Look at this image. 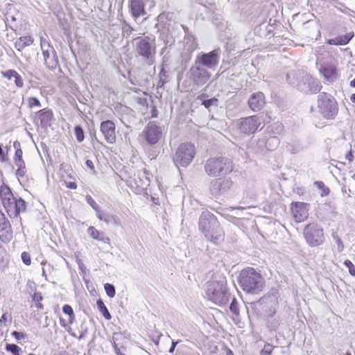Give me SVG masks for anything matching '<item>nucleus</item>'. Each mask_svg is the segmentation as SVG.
I'll use <instances>...</instances> for the list:
<instances>
[{"label": "nucleus", "mask_w": 355, "mask_h": 355, "mask_svg": "<svg viewBox=\"0 0 355 355\" xmlns=\"http://www.w3.org/2000/svg\"><path fill=\"white\" fill-rule=\"evenodd\" d=\"M344 264L349 268L350 275H355V268L354 264L349 260H345Z\"/></svg>", "instance_id": "nucleus-49"}, {"label": "nucleus", "mask_w": 355, "mask_h": 355, "mask_svg": "<svg viewBox=\"0 0 355 355\" xmlns=\"http://www.w3.org/2000/svg\"><path fill=\"white\" fill-rule=\"evenodd\" d=\"M21 257L23 262L26 265L29 266L31 264V259L30 254L28 252H22Z\"/></svg>", "instance_id": "nucleus-48"}, {"label": "nucleus", "mask_w": 355, "mask_h": 355, "mask_svg": "<svg viewBox=\"0 0 355 355\" xmlns=\"http://www.w3.org/2000/svg\"><path fill=\"white\" fill-rule=\"evenodd\" d=\"M297 88L306 94H317L321 90L322 85L318 80L315 79L309 74H305L301 76Z\"/></svg>", "instance_id": "nucleus-11"}, {"label": "nucleus", "mask_w": 355, "mask_h": 355, "mask_svg": "<svg viewBox=\"0 0 355 355\" xmlns=\"http://www.w3.org/2000/svg\"><path fill=\"white\" fill-rule=\"evenodd\" d=\"M266 147L269 150H273L279 144V140L277 137H270L266 141Z\"/></svg>", "instance_id": "nucleus-31"}, {"label": "nucleus", "mask_w": 355, "mask_h": 355, "mask_svg": "<svg viewBox=\"0 0 355 355\" xmlns=\"http://www.w3.org/2000/svg\"><path fill=\"white\" fill-rule=\"evenodd\" d=\"M66 185H67V187L71 189H75L77 187V185L74 182H66Z\"/></svg>", "instance_id": "nucleus-61"}, {"label": "nucleus", "mask_w": 355, "mask_h": 355, "mask_svg": "<svg viewBox=\"0 0 355 355\" xmlns=\"http://www.w3.org/2000/svg\"><path fill=\"white\" fill-rule=\"evenodd\" d=\"M41 48L46 66L51 70L59 67L57 53L46 40H41Z\"/></svg>", "instance_id": "nucleus-12"}, {"label": "nucleus", "mask_w": 355, "mask_h": 355, "mask_svg": "<svg viewBox=\"0 0 355 355\" xmlns=\"http://www.w3.org/2000/svg\"><path fill=\"white\" fill-rule=\"evenodd\" d=\"M206 295L211 301L219 306L225 305L230 298L226 288L225 281L223 279L208 282Z\"/></svg>", "instance_id": "nucleus-5"}, {"label": "nucleus", "mask_w": 355, "mask_h": 355, "mask_svg": "<svg viewBox=\"0 0 355 355\" xmlns=\"http://www.w3.org/2000/svg\"><path fill=\"white\" fill-rule=\"evenodd\" d=\"M22 154H23V152H22L21 149H18V150H15V157H14L15 162L17 161L23 160Z\"/></svg>", "instance_id": "nucleus-54"}, {"label": "nucleus", "mask_w": 355, "mask_h": 355, "mask_svg": "<svg viewBox=\"0 0 355 355\" xmlns=\"http://www.w3.org/2000/svg\"><path fill=\"white\" fill-rule=\"evenodd\" d=\"M345 158L349 162H352L354 155H352V150H350L345 156Z\"/></svg>", "instance_id": "nucleus-63"}, {"label": "nucleus", "mask_w": 355, "mask_h": 355, "mask_svg": "<svg viewBox=\"0 0 355 355\" xmlns=\"http://www.w3.org/2000/svg\"><path fill=\"white\" fill-rule=\"evenodd\" d=\"M202 105L209 110L211 107H217L218 106V99L216 97H213L209 99H205L202 101Z\"/></svg>", "instance_id": "nucleus-33"}, {"label": "nucleus", "mask_w": 355, "mask_h": 355, "mask_svg": "<svg viewBox=\"0 0 355 355\" xmlns=\"http://www.w3.org/2000/svg\"><path fill=\"white\" fill-rule=\"evenodd\" d=\"M96 306H97L98 311L102 313V315L106 320L111 319V315L109 313L107 307L105 306V305L104 304V302H103V300L101 299H99L97 300Z\"/></svg>", "instance_id": "nucleus-30"}, {"label": "nucleus", "mask_w": 355, "mask_h": 355, "mask_svg": "<svg viewBox=\"0 0 355 355\" xmlns=\"http://www.w3.org/2000/svg\"><path fill=\"white\" fill-rule=\"evenodd\" d=\"M87 232L89 234V236L94 239L101 240V239L98 238L99 232L94 227H89L87 230Z\"/></svg>", "instance_id": "nucleus-43"}, {"label": "nucleus", "mask_w": 355, "mask_h": 355, "mask_svg": "<svg viewBox=\"0 0 355 355\" xmlns=\"http://www.w3.org/2000/svg\"><path fill=\"white\" fill-rule=\"evenodd\" d=\"M265 103V96L263 94L260 92L254 93L248 100L249 107L254 112L261 110Z\"/></svg>", "instance_id": "nucleus-21"}, {"label": "nucleus", "mask_w": 355, "mask_h": 355, "mask_svg": "<svg viewBox=\"0 0 355 355\" xmlns=\"http://www.w3.org/2000/svg\"><path fill=\"white\" fill-rule=\"evenodd\" d=\"M12 202L17 203V211H18V215L20 212L26 211V201H12Z\"/></svg>", "instance_id": "nucleus-45"}, {"label": "nucleus", "mask_w": 355, "mask_h": 355, "mask_svg": "<svg viewBox=\"0 0 355 355\" xmlns=\"http://www.w3.org/2000/svg\"><path fill=\"white\" fill-rule=\"evenodd\" d=\"M137 103L143 105V106H147L148 105V101L146 98H137Z\"/></svg>", "instance_id": "nucleus-57"}, {"label": "nucleus", "mask_w": 355, "mask_h": 355, "mask_svg": "<svg viewBox=\"0 0 355 355\" xmlns=\"http://www.w3.org/2000/svg\"><path fill=\"white\" fill-rule=\"evenodd\" d=\"M6 349L8 352H10L13 355H20L19 352L21 351V348L17 345L7 344L6 346Z\"/></svg>", "instance_id": "nucleus-39"}, {"label": "nucleus", "mask_w": 355, "mask_h": 355, "mask_svg": "<svg viewBox=\"0 0 355 355\" xmlns=\"http://www.w3.org/2000/svg\"><path fill=\"white\" fill-rule=\"evenodd\" d=\"M188 76L193 84L200 87L204 85L211 78V73L196 62L189 69Z\"/></svg>", "instance_id": "nucleus-10"}, {"label": "nucleus", "mask_w": 355, "mask_h": 355, "mask_svg": "<svg viewBox=\"0 0 355 355\" xmlns=\"http://www.w3.org/2000/svg\"><path fill=\"white\" fill-rule=\"evenodd\" d=\"M313 186L316 187L322 198L327 196L329 193L330 190L329 187H326L322 181L314 182Z\"/></svg>", "instance_id": "nucleus-29"}, {"label": "nucleus", "mask_w": 355, "mask_h": 355, "mask_svg": "<svg viewBox=\"0 0 355 355\" xmlns=\"http://www.w3.org/2000/svg\"><path fill=\"white\" fill-rule=\"evenodd\" d=\"M113 347H114V352L117 355H124L123 354L121 353L120 349L118 347V346L116 343H114Z\"/></svg>", "instance_id": "nucleus-64"}, {"label": "nucleus", "mask_w": 355, "mask_h": 355, "mask_svg": "<svg viewBox=\"0 0 355 355\" xmlns=\"http://www.w3.org/2000/svg\"><path fill=\"white\" fill-rule=\"evenodd\" d=\"M85 164L91 170H94V163H93V162L92 160L87 159L86 161V162H85Z\"/></svg>", "instance_id": "nucleus-62"}, {"label": "nucleus", "mask_w": 355, "mask_h": 355, "mask_svg": "<svg viewBox=\"0 0 355 355\" xmlns=\"http://www.w3.org/2000/svg\"><path fill=\"white\" fill-rule=\"evenodd\" d=\"M273 347L270 344H266L263 349L261 351L260 355H271Z\"/></svg>", "instance_id": "nucleus-47"}, {"label": "nucleus", "mask_w": 355, "mask_h": 355, "mask_svg": "<svg viewBox=\"0 0 355 355\" xmlns=\"http://www.w3.org/2000/svg\"><path fill=\"white\" fill-rule=\"evenodd\" d=\"M15 83L17 87H22L24 86V81L21 76L17 73L16 76L14 77Z\"/></svg>", "instance_id": "nucleus-51"}, {"label": "nucleus", "mask_w": 355, "mask_h": 355, "mask_svg": "<svg viewBox=\"0 0 355 355\" xmlns=\"http://www.w3.org/2000/svg\"><path fill=\"white\" fill-rule=\"evenodd\" d=\"M88 202L91 207L96 210V216L101 220H103L107 224L112 223L114 225H118V218L115 216L110 214L104 210H101L96 201Z\"/></svg>", "instance_id": "nucleus-20"}, {"label": "nucleus", "mask_w": 355, "mask_h": 355, "mask_svg": "<svg viewBox=\"0 0 355 355\" xmlns=\"http://www.w3.org/2000/svg\"><path fill=\"white\" fill-rule=\"evenodd\" d=\"M171 50L166 48H162L160 50V55L162 56V66H168L171 60Z\"/></svg>", "instance_id": "nucleus-28"}, {"label": "nucleus", "mask_w": 355, "mask_h": 355, "mask_svg": "<svg viewBox=\"0 0 355 355\" xmlns=\"http://www.w3.org/2000/svg\"><path fill=\"white\" fill-rule=\"evenodd\" d=\"M122 31L124 37H129L132 32L134 31V28L131 27L128 23L124 22V24L122 27Z\"/></svg>", "instance_id": "nucleus-41"}, {"label": "nucleus", "mask_w": 355, "mask_h": 355, "mask_svg": "<svg viewBox=\"0 0 355 355\" xmlns=\"http://www.w3.org/2000/svg\"><path fill=\"white\" fill-rule=\"evenodd\" d=\"M62 311L65 314L69 315V323H71V324L73 323V320H75V315H74V313H73V311L71 306L68 305V304L64 305L63 307H62Z\"/></svg>", "instance_id": "nucleus-34"}, {"label": "nucleus", "mask_w": 355, "mask_h": 355, "mask_svg": "<svg viewBox=\"0 0 355 355\" xmlns=\"http://www.w3.org/2000/svg\"><path fill=\"white\" fill-rule=\"evenodd\" d=\"M287 150L292 154H295L299 152V146H295L293 144H289L286 146Z\"/></svg>", "instance_id": "nucleus-53"}, {"label": "nucleus", "mask_w": 355, "mask_h": 355, "mask_svg": "<svg viewBox=\"0 0 355 355\" xmlns=\"http://www.w3.org/2000/svg\"><path fill=\"white\" fill-rule=\"evenodd\" d=\"M239 284L247 293L257 294L263 289L265 280L259 272L248 267L240 272Z\"/></svg>", "instance_id": "nucleus-2"}, {"label": "nucleus", "mask_w": 355, "mask_h": 355, "mask_svg": "<svg viewBox=\"0 0 355 355\" xmlns=\"http://www.w3.org/2000/svg\"><path fill=\"white\" fill-rule=\"evenodd\" d=\"M76 139L78 142H82L85 139L84 131L80 125H76L74 128Z\"/></svg>", "instance_id": "nucleus-37"}, {"label": "nucleus", "mask_w": 355, "mask_h": 355, "mask_svg": "<svg viewBox=\"0 0 355 355\" xmlns=\"http://www.w3.org/2000/svg\"><path fill=\"white\" fill-rule=\"evenodd\" d=\"M15 164L17 166V168H26L24 160L17 161Z\"/></svg>", "instance_id": "nucleus-60"}, {"label": "nucleus", "mask_w": 355, "mask_h": 355, "mask_svg": "<svg viewBox=\"0 0 355 355\" xmlns=\"http://www.w3.org/2000/svg\"><path fill=\"white\" fill-rule=\"evenodd\" d=\"M42 299H43V297H42L41 293H34V295L33 297V301H35L36 302H39L42 301Z\"/></svg>", "instance_id": "nucleus-56"}, {"label": "nucleus", "mask_w": 355, "mask_h": 355, "mask_svg": "<svg viewBox=\"0 0 355 355\" xmlns=\"http://www.w3.org/2000/svg\"><path fill=\"white\" fill-rule=\"evenodd\" d=\"M168 14L162 12L157 17V21L159 24H163L165 28L159 35V38L163 42L164 46L162 48H166L171 49L175 44V37L169 30V27L166 28L167 24Z\"/></svg>", "instance_id": "nucleus-13"}, {"label": "nucleus", "mask_w": 355, "mask_h": 355, "mask_svg": "<svg viewBox=\"0 0 355 355\" xmlns=\"http://www.w3.org/2000/svg\"><path fill=\"white\" fill-rule=\"evenodd\" d=\"M159 80L158 83V86L159 87L163 86L166 83L168 82V76L167 75V72L164 70V68H162V70L160 71L159 73Z\"/></svg>", "instance_id": "nucleus-38"}, {"label": "nucleus", "mask_w": 355, "mask_h": 355, "mask_svg": "<svg viewBox=\"0 0 355 355\" xmlns=\"http://www.w3.org/2000/svg\"><path fill=\"white\" fill-rule=\"evenodd\" d=\"M33 42V40L31 36H23L16 40L15 46L19 51H21L26 46L32 44Z\"/></svg>", "instance_id": "nucleus-24"}, {"label": "nucleus", "mask_w": 355, "mask_h": 355, "mask_svg": "<svg viewBox=\"0 0 355 355\" xmlns=\"http://www.w3.org/2000/svg\"><path fill=\"white\" fill-rule=\"evenodd\" d=\"M195 146L191 143L180 144L173 156V161L178 167H187L193 160L195 155Z\"/></svg>", "instance_id": "nucleus-7"}, {"label": "nucleus", "mask_w": 355, "mask_h": 355, "mask_svg": "<svg viewBox=\"0 0 355 355\" xmlns=\"http://www.w3.org/2000/svg\"><path fill=\"white\" fill-rule=\"evenodd\" d=\"M220 50L214 49L209 53H201L196 58L195 62L207 69L214 70L219 64Z\"/></svg>", "instance_id": "nucleus-9"}, {"label": "nucleus", "mask_w": 355, "mask_h": 355, "mask_svg": "<svg viewBox=\"0 0 355 355\" xmlns=\"http://www.w3.org/2000/svg\"><path fill=\"white\" fill-rule=\"evenodd\" d=\"M28 106L30 108H32L34 106H37V107L41 106V103H40L39 99L36 97H30L28 99Z\"/></svg>", "instance_id": "nucleus-46"}, {"label": "nucleus", "mask_w": 355, "mask_h": 355, "mask_svg": "<svg viewBox=\"0 0 355 355\" xmlns=\"http://www.w3.org/2000/svg\"><path fill=\"white\" fill-rule=\"evenodd\" d=\"M286 77V81L288 82V84H290L291 85H294V86L297 87V85L299 83V81H298L299 77L295 78V72L292 71V72L287 73Z\"/></svg>", "instance_id": "nucleus-35"}, {"label": "nucleus", "mask_w": 355, "mask_h": 355, "mask_svg": "<svg viewBox=\"0 0 355 355\" xmlns=\"http://www.w3.org/2000/svg\"><path fill=\"white\" fill-rule=\"evenodd\" d=\"M318 109L322 116L327 119H334L338 112L335 98L326 92L318 95Z\"/></svg>", "instance_id": "nucleus-6"}, {"label": "nucleus", "mask_w": 355, "mask_h": 355, "mask_svg": "<svg viewBox=\"0 0 355 355\" xmlns=\"http://www.w3.org/2000/svg\"><path fill=\"white\" fill-rule=\"evenodd\" d=\"M232 184V182L230 178L215 179L210 182L209 191L214 197L218 198L227 191Z\"/></svg>", "instance_id": "nucleus-16"}, {"label": "nucleus", "mask_w": 355, "mask_h": 355, "mask_svg": "<svg viewBox=\"0 0 355 355\" xmlns=\"http://www.w3.org/2000/svg\"><path fill=\"white\" fill-rule=\"evenodd\" d=\"M2 75L3 77L8 78V80H11L12 78L16 76L17 72L13 69H9L6 71H2Z\"/></svg>", "instance_id": "nucleus-44"}, {"label": "nucleus", "mask_w": 355, "mask_h": 355, "mask_svg": "<svg viewBox=\"0 0 355 355\" xmlns=\"http://www.w3.org/2000/svg\"><path fill=\"white\" fill-rule=\"evenodd\" d=\"M306 243L311 247L319 246L324 241L323 229L316 223H310L304 229Z\"/></svg>", "instance_id": "nucleus-8"}, {"label": "nucleus", "mask_w": 355, "mask_h": 355, "mask_svg": "<svg viewBox=\"0 0 355 355\" xmlns=\"http://www.w3.org/2000/svg\"><path fill=\"white\" fill-rule=\"evenodd\" d=\"M12 237L10 222L0 211V239L2 241H9Z\"/></svg>", "instance_id": "nucleus-19"}, {"label": "nucleus", "mask_w": 355, "mask_h": 355, "mask_svg": "<svg viewBox=\"0 0 355 355\" xmlns=\"http://www.w3.org/2000/svg\"><path fill=\"white\" fill-rule=\"evenodd\" d=\"M135 52L137 57L148 66L154 64L156 55V44L155 38L137 37L133 40Z\"/></svg>", "instance_id": "nucleus-3"}, {"label": "nucleus", "mask_w": 355, "mask_h": 355, "mask_svg": "<svg viewBox=\"0 0 355 355\" xmlns=\"http://www.w3.org/2000/svg\"><path fill=\"white\" fill-rule=\"evenodd\" d=\"M182 27L184 31L186 39L187 40H193L194 37H193V34L189 31V28L184 25H182Z\"/></svg>", "instance_id": "nucleus-52"}, {"label": "nucleus", "mask_w": 355, "mask_h": 355, "mask_svg": "<svg viewBox=\"0 0 355 355\" xmlns=\"http://www.w3.org/2000/svg\"><path fill=\"white\" fill-rule=\"evenodd\" d=\"M293 192L298 195L299 197L306 196V189L304 187H296L293 189Z\"/></svg>", "instance_id": "nucleus-50"}, {"label": "nucleus", "mask_w": 355, "mask_h": 355, "mask_svg": "<svg viewBox=\"0 0 355 355\" xmlns=\"http://www.w3.org/2000/svg\"><path fill=\"white\" fill-rule=\"evenodd\" d=\"M0 198L1 200H17L15 198H14L9 187L4 184L0 187ZM17 200L23 199L19 198Z\"/></svg>", "instance_id": "nucleus-25"}, {"label": "nucleus", "mask_w": 355, "mask_h": 355, "mask_svg": "<svg viewBox=\"0 0 355 355\" xmlns=\"http://www.w3.org/2000/svg\"><path fill=\"white\" fill-rule=\"evenodd\" d=\"M320 71L323 74L327 80H329L336 76V68L333 65H322L320 68Z\"/></svg>", "instance_id": "nucleus-26"}, {"label": "nucleus", "mask_w": 355, "mask_h": 355, "mask_svg": "<svg viewBox=\"0 0 355 355\" xmlns=\"http://www.w3.org/2000/svg\"><path fill=\"white\" fill-rule=\"evenodd\" d=\"M12 336L15 337V338L17 340L21 339V338H25V334H23V333H20V332H18V331H13L12 333Z\"/></svg>", "instance_id": "nucleus-55"}, {"label": "nucleus", "mask_w": 355, "mask_h": 355, "mask_svg": "<svg viewBox=\"0 0 355 355\" xmlns=\"http://www.w3.org/2000/svg\"><path fill=\"white\" fill-rule=\"evenodd\" d=\"M233 162L225 157L220 156L209 158L204 165L205 173L211 177H218L230 174L234 170Z\"/></svg>", "instance_id": "nucleus-4"}, {"label": "nucleus", "mask_w": 355, "mask_h": 355, "mask_svg": "<svg viewBox=\"0 0 355 355\" xmlns=\"http://www.w3.org/2000/svg\"><path fill=\"white\" fill-rule=\"evenodd\" d=\"M36 114L42 128H46L51 125L53 117V112L51 110L42 109Z\"/></svg>", "instance_id": "nucleus-22"}, {"label": "nucleus", "mask_w": 355, "mask_h": 355, "mask_svg": "<svg viewBox=\"0 0 355 355\" xmlns=\"http://www.w3.org/2000/svg\"><path fill=\"white\" fill-rule=\"evenodd\" d=\"M4 208L6 209L10 217H17L18 211H17V203L12 201H2Z\"/></svg>", "instance_id": "nucleus-27"}, {"label": "nucleus", "mask_w": 355, "mask_h": 355, "mask_svg": "<svg viewBox=\"0 0 355 355\" xmlns=\"http://www.w3.org/2000/svg\"><path fill=\"white\" fill-rule=\"evenodd\" d=\"M309 205L302 201H295L291 204V211L295 221L300 223L308 218Z\"/></svg>", "instance_id": "nucleus-17"}, {"label": "nucleus", "mask_w": 355, "mask_h": 355, "mask_svg": "<svg viewBox=\"0 0 355 355\" xmlns=\"http://www.w3.org/2000/svg\"><path fill=\"white\" fill-rule=\"evenodd\" d=\"M327 44L331 45H340L338 37L327 40Z\"/></svg>", "instance_id": "nucleus-58"}, {"label": "nucleus", "mask_w": 355, "mask_h": 355, "mask_svg": "<svg viewBox=\"0 0 355 355\" xmlns=\"http://www.w3.org/2000/svg\"><path fill=\"white\" fill-rule=\"evenodd\" d=\"M334 240L336 241L337 244V250L339 252H341L344 250L345 245L341 240V239L338 236L336 232H333L331 234Z\"/></svg>", "instance_id": "nucleus-36"}, {"label": "nucleus", "mask_w": 355, "mask_h": 355, "mask_svg": "<svg viewBox=\"0 0 355 355\" xmlns=\"http://www.w3.org/2000/svg\"><path fill=\"white\" fill-rule=\"evenodd\" d=\"M230 309L233 314H234L236 315H238L239 314L238 303L236 302V300L235 298L232 299V302L230 306Z\"/></svg>", "instance_id": "nucleus-42"}, {"label": "nucleus", "mask_w": 355, "mask_h": 355, "mask_svg": "<svg viewBox=\"0 0 355 355\" xmlns=\"http://www.w3.org/2000/svg\"><path fill=\"white\" fill-rule=\"evenodd\" d=\"M26 174V169L25 168H17L16 171V175L18 177H23Z\"/></svg>", "instance_id": "nucleus-59"}, {"label": "nucleus", "mask_w": 355, "mask_h": 355, "mask_svg": "<svg viewBox=\"0 0 355 355\" xmlns=\"http://www.w3.org/2000/svg\"><path fill=\"white\" fill-rule=\"evenodd\" d=\"M198 230L208 241L215 245L225 239V232L217 218L209 211H203L200 216Z\"/></svg>", "instance_id": "nucleus-1"}, {"label": "nucleus", "mask_w": 355, "mask_h": 355, "mask_svg": "<svg viewBox=\"0 0 355 355\" xmlns=\"http://www.w3.org/2000/svg\"><path fill=\"white\" fill-rule=\"evenodd\" d=\"M146 141L150 145H155L162 137V128L155 121H150L143 131Z\"/></svg>", "instance_id": "nucleus-15"}, {"label": "nucleus", "mask_w": 355, "mask_h": 355, "mask_svg": "<svg viewBox=\"0 0 355 355\" xmlns=\"http://www.w3.org/2000/svg\"><path fill=\"white\" fill-rule=\"evenodd\" d=\"M144 6V0H131L130 7L132 16L137 18L145 15L146 12Z\"/></svg>", "instance_id": "nucleus-23"}, {"label": "nucleus", "mask_w": 355, "mask_h": 355, "mask_svg": "<svg viewBox=\"0 0 355 355\" xmlns=\"http://www.w3.org/2000/svg\"><path fill=\"white\" fill-rule=\"evenodd\" d=\"M239 132L245 135L254 134L261 124L260 118L257 115L241 118L237 122Z\"/></svg>", "instance_id": "nucleus-14"}, {"label": "nucleus", "mask_w": 355, "mask_h": 355, "mask_svg": "<svg viewBox=\"0 0 355 355\" xmlns=\"http://www.w3.org/2000/svg\"><path fill=\"white\" fill-rule=\"evenodd\" d=\"M354 32H349L344 35L338 36L340 45H345L348 44L350 42V40L354 37Z\"/></svg>", "instance_id": "nucleus-32"}, {"label": "nucleus", "mask_w": 355, "mask_h": 355, "mask_svg": "<svg viewBox=\"0 0 355 355\" xmlns=\"http://www.w3.org/2000/svg\"><path fill=\"white\" fill-rule=\"evenodd\" d=\"M104 288H105V291L106 292V294L110 297H114L115 293H115V288H114V286L112 284L107 283V284H105Z\"/></svg>", "instance_id": "nucleus-40"}, {"label": "nucleus", "mask_w": 355, "mask_h": 355, "mask_svg": "<svg viewBox=\"0 0 355 355\" xmlns=\"http://www.w3.org/2000/svg\"><path fill=\"white\" fill-rule=\"evenodd\" d=\"M100 130L107 143L113 144L116 141L115 124L112 121L101 122Z\"/></svg>", "instance_id": "nucleus-18"}]
</instances>
